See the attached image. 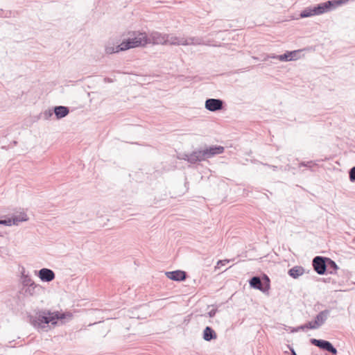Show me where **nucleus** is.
I'll use <instances>...</instances> for the list:
<instances>
[{
  "label": "nucleus",
  "mask_w": 355,
  "mask_h": 355,
  "mask_svg": "<svg viewBox=\"0 0 355 355\" xmlns=\"http://www.w3.org/2000/svg\"><path fill=\"white\" fill-rule=\"evenodd\" d=\"M72 317V313L69 312L40 310L37 312L35 317L30 316V321L35 327L47 331L49 329L64 324L66 320H70Z\"/></svg>",
  "instance_id": "f257e3e1"
},
{
  "label": "nucleus",
  "mask_w": 355,
  "mask_h": 355,
  "mask_svg": "<svg viewBox=\"0 0 355 355\" xmlns=\"http://www.w3.org/2000/svg\"><path fill=\"white\" fill-rule=\"evenodd\" d=\"M225 151V148L222 146L205 145L204 147L198 148L191 153H182L178 156L179 159L187 161L191 164H196L198 162L205 161L216 155H220Z\"/></svg>",
  "instance_id": "f03ea898"
},
{
  "label": "nucleus",
  "mask_w": 355,
  "mask_h": 355,
  "mask_svg": "<svg viewBox=\"0 0 355 355\" xmlns=\"http://www.w3.org/2000/svg\"><path fill=\"white\" fill-rule=\"evenodd\" d=\"M347 1L348 0H329L313 6L306 7L301 11L300 16L301 18H306L320 15L333 10L337 7L346 3Z\"/></svg>",
  "instance_id": "7ed1b4c3"
},
{
  "label": "nucleus",
  "mask_w": 355,
  "mask_h": 355,
  "mask_svg": "<svg viewBox=\"0 0 355 355\" xmlns=\"http://www.w3.org/2000/svg\"><path fill=\"white\" fill-rule=\"evenodd\" d=\"M132 36V37H129L122 41L119 49H125L126 51L132 48L145 46L146 44H150V39L144 32H133Z\"/></svg>",
  "instance_id": "20e7f679"
},
{
  "label": "nucleus",
  "mask_w": 355,
  "mask_h": 355,
  "mask_svg": "<svg viewBox=\"0 0 355 355\" xmlns=\"http://www.w3.org/2000/svg\"><path fill=\"white\" fill-rule=\"evenodd\" d=\"M250 288L259 290L263 293H268L270 288V279L268 276L263 273L261 276H252L248 280Z\"/></svg>",
  "instance_id": "39448f33"
},
{
  "label": "nucleus",
  "mask_w": 355,
  "mask_h": 355,
  "mask_svg": "<svg viewBox=\"0 0 355 355\" xmlns=\"http://www.w3.org/2000/svg\"><path fill=\"white\" fill-rule=\"evenodd\" d=\"M310 343L314 346L318 347L320 349H322V350H324V351H327V352L331 353L332 355H337V354H338L337 349L329 340H322V339L311 338Z\"/></svg>",
  "instance_id": "423d86ee"
},
{
  "label": "nucleus",
  "mask_w": 355,
  "mask_h": 355,
  "mask_svg": "<svg viewBox=\"0 0 355 355\" xmlns=\"http://www.w3.org/2000/svg\"><path fill=\"white\" fill-rule=\"evenodd\" d=\"M328 257L316 256L312 260L313 270L320 275L327 274V262Z\"/></svg>",
  "instance_id": "0eeeda50"
},
{
  "label": "nucleus",
  "mask_w": 355,
  "mask_h": 355,
  "mask_svg": "<svg viewBox=\"0 0 355 355\" xmlns=\"http://www.w3.org/2000/svg\"><path fill=\"white\" fill-rule=\"evenodd\" d=\"M28 218L25 212H21L18 215H13L10 218L0 219V225L6 226L18 225L19 222L27 221Z\"/></svg>",
  "instance_id": "6e6552de"
},
{
  "label": "nucleus",
  "mask_w": 355,
  "mask_h": 355,
  "mask_svg": "<svg viewBox=\"0 0 355 355\" xmlns=\"http://www.w3.org/2000/svg\"><path fill=\"white\" fill-rule=\"evenodd\" d=\"M224 105V101L220 98H207L205 103V107L212 112L222 110Z\"/></svg>",
  "instance_id": "1a4fd4ad"
},
{
  "label": "nucleus",
  "mask_w": 355,
  "mask_h": 355,
  "mask_svg": "<svg viewBox=\"0 0 355 355\" xmlns=\"http://www.w3.org/2000/svg\"><path fill=\"white\" fill-rule=\"evenodd\" d=\"M35 275L44 282H50L55 279V272L49 268H43L35 271Z\"/></svg>",
  "instance_id": "9d476101"
},
{
  "label": "nucleus",
  "mask_w": 355,
  "mask_h": 355,
  "mask_svg": "<svg viewBox=\"0 0 355 355\" xmlns=\"http://www.w3.org/2000/svg\"><path fill=\"white\" fill-rule=\"evenodd\" d=\"M43 289L44 288L41 285L33 282L25 288H22L20 293L25 295L33 296L39 295Z\"/></svg>",
  "instance_id": "9b49d317"
},
{
  "label": "nucleus",
  "mask_w": 355,
  "mask_h": 355,
  "mask_svg": "<svg viewBox=\"0 0 355 355\" xmlns=\"http://www.w3.org/2000/svg\"><path fill=\"white\" fill-rule=\"evenodd\" d=\"M165 275L167 278L175 282H183L186 280L188 277L187 273L181 270L168 271L165 272Z\"/></svg>",
  "instance_id": "f8f14e48"
},
{
  "label": "nucleus",
  "mask_w": 355,
  "mask_h": 355,
  "mask_svg": "<svg viewBox=\"0 0 355 355\" xmlns=\"http://www.w3.org/2000/svg\"><path fill=\"white\" fill-rule=\"evenodd\" d=\"M148 38L150 39V43H153V44H166L168 34L153 31L150 33Z\"/></svg>",
  "instance_id": "ddd939ff"
},
{
  "label": "nucleus",
  "mask_w": 355,
  "mask_h": 355,
  "mask_svg": "<svg viewBox=\"0 0 355 355\" xmlns=\"http://www.w3.org/2000/svg\"><path fill=\"white\" fill-rule=\"evenodd\" d=\"M69 108L67 106L56 105L53 107V113L57 119H61L69 113Z\"/></svg>",
  "instance_id": "4468645a"
},
{
  "label": "nucleus",
  "mask_w": 355,
  "mask_h": 355,
  "mask_svg": "<svg viewBox=\"0 0 355 355\" xmlns=\"http://www.w3.org/2000/svg\"><path fill=\"white\" fill-rule=\"evenodd\" d=\"M202 338L205 341L210 342L217 338V334L212 327L207 326L202 331Z\"/></svg>",
  "instance_id": "2eb2a0df"
},
{
  "label": "nucleus",
  "mask_w": 355,
  "mask_h": 355,
  "mask_svg": "<svg viewBox=\"0 0 355 355\" xmlns=\"http://www.w3.org/2000/svg\"><path fill=\"white\" fill-rule=\"evenodd\" d=\"M186 40L184 37H178L173 35L168 34V38L166 40V44L171 45H185Z\"/></svg>",
  "instance_id": "dca6fc26"
},
{
  "label": "nucleus",
  "mask_w": 355,
  "mask_h": 355,
  "mask_svg": "<svg viewBox=\"0 0 355 355\" xmlns=\"http://www.w3.org/2000/svg\"><path fill=\"white\" fill-rule=\"evenodd\" d=\"M304 272V268L301 266H295L288 270V275L293 279H297Z\"/></svg>",
  "instance_id": "f3484780"
},
{
  "label": "nucleus",
  "mask_w": 355,
  "mask_h": 355,
  "mask_svg": "<svg viewBox=\"0 0 355 355\" xmlns=\"http://www.w3.org/2000/svg\"><path fill=\"white\" fill-rule=\"evenodd\" d=\"M329 314L330 311L329 309H324L316 315L314 320L319 324V327H320L325 322Z\"/></svg>",
  "instance_id": "a211bd4d"
},
{
  "label": "nucleus",
  "mask_w": 355,
  "mask_h": 355,
  "mask_svg": "<svg viewBox=\"0 0 355 355\" xmlns=\"http://www.w3.org/2000/svg\"><path fill=\"white\" fill-rule=\"evenodd\" d=\"M300 50L298 51H286L284 54L277 55V60L282 61V62H288L291 61L293 57L291 56V54H298Z\"/></svg>",
  "instance_id": "6ab92c4d"
},
{
  "label": "nucleus",
  "mask_w": 355,
  "mask_h": 355,
  "mask_svg": "<svg viewBox=\"0 0 355 355\" xmlns=\"http://www.w3.org/2000/svg\"><path fill=\"white\" fill-rule=\"evenodd\" d=\"M328 261H329L327 262V273L335 274L339 269L338 265L334 260L329 257Z\"/></svg>",
  "instance_id": "aec40b11"
},
{
  "label": "nucleus",
  "mask_w": 355,
  "mask_h": 355,
  "mask_svg": "<svg viewBox=\"0 0 355 355\" xmlns=\"http://www.w3.org/2000/svg\"><path fill=\"white\" fill-rule=\"evenodd\" d=\"M21 284L23 286V288H25L28 285L31 284L34 281L32 280L31 277L28 275L25 274V269L24 268H22V272H21Z\"/></svg>",
  "instance_id": "412c9836"
},
{
  "label": "nucleus",
  "mask_w": 355,
  "mask_h": 355,
  "mask_svg": "<svg viewBox=\"0 0 355 355\" xmlns=\"http://www.w3.org/2000/svg\"><path fill=\"white\" fill-rule=\"evenodd\" d=\"M121 43L116 46H106L105 52L107 54H112L114 53H119L120 51H125V49H119L121 47Z\"/></svg>",
  "instance_id": "4be33fe9"
},
{
  "label": "nucleus",
  "mask_w": 355,
  "mask_h": 355,
  "mask_svg": "<svg viewBox=\"0 0 355 355\" xmlns=\"http://www.w3.org/2000/svg\"><path fill=\"white\" fill-rule=\"evenodd\" d=\"M186 42L185 45H190V44H200L202 43V39L200 37H189L185 39Z\"/></svg>",
  "instance_id": "5701e85b"
},
{
  "label": "nucleus",
  "mask_w": 355,
  "mask_h": 355,
  "mask_svg": "<svg viewBox=\"0 0 355 355\" xmlns=\"http://www.w3.org/2000/svg\"><path fill=\"white\" fill-rule=\"evenodd\" d=\"M304 327H305L306 329H315L319 327V324L315 322V320H313L304 324Z\"/></svg>",
  "instance_id": "b1692460"
},
{
  "label": "nucleus",
  "mask_w": 355,
  "mask_h": 355,
  "mask_svg": "<svg viewBox=\"0 0 355 355\" xmlns=\"http://www.w3.org/2000/svg\"><path fill=\"white\" fill-rule=\"evenodd\" d=\"M349 178L350 182H355V166H353L349 169Z\"/></svg>",
  "instance_id": "393cba45"
},
{
  "label": "nucleus",
  "mask_w": 355,
  "mask_h": 355,
  "mask_svg": "<svg viewBox=\"0 0 355 355\" xmlns=\"http://www.w3.org/2000/svg\"><path fill=\"white\" fill-rule=\"evenodd\" d=\"M53 109L52 110H46L44 112V118L48 119H49L50 117H51L53 114Z\"/></svg>",
  "instance_id": "a878e982"
},
{
  "label": "nucleus",
  "mask_w": 355,
  "mask_h": 355,
  "mask_svg": "<svg viewBox=\"0 0 355 355\" xmlns=\"http://www.w3.org/2000/svg\"><path fill=\"white\" fill-rule=\"evenodd\" d=\"M218 311V309H211V311H209L208 313H207V315L209 318H213L215 316L216 313H217Z\"/></svg>",
  "instance_id": "bb28decb"
},
{
  "label": "nucleus",
  "mask_w": 355,
  "mask_h": 355,
  "mask_svg": "<svg viewBox=\"0 0 355 355\" xmlns=\"http://www.w3.org/2000/svg\"><path fill=\"white\" fill-rule=\"evenodd\" d=\"M304 329H306V327H304V324H302V325H300V326L297 327H296V328H295L292 331H293V332H297V331H300V330H304Z\"/></svg>",
  "instance_id": "cd10ccee"
},
{
  "label": "nucleus",
  "mask_w": 355,
  "mask_h": 355,
  "mask_svg": "<svg viewBox=\"0 0 355 355\" xmlns=\"http://www.w3.org/2000/svg\"><path fill=\"white\" fill-rule=\"evenodd\" d=\"M277 55H275V54H270V55H268L263 60H266L268 58H272V59H277Z\"/></svg>",
  "instance_id": "c85d7f7f"
},
{
  "label": "nucleus",
  "mask_w": 355,
  "mask_h": 355,
  "mask_svg": "<svg viewBox=\"0 0 355 355\" xmlns=\"http://www.w3.org/2000/svg\"><path fill=\"white\" fill-rule=\"evenodd\" d=\"M266 166L271 168L273 171H276L277 169V166H274V165H270L268 164H265Z\"/></svg>",
  "instance_id": "c756f323"
},
{
  "label": "nucleus",
  "mask_w": 355,
  "mask_h": 355,
  "mask_svg": "<svg viewBox=\"0 0 355 355\" xmlns=\"http://www.w3.org/2000/svg\"><path fill=\"white\" fill-rule=\"evenodd\" d=\"M290 350H291V355H297L293 348L290 347Z\"/></svg>",
  "instance_id": "7c9ffc66"
},
{
  "label": "nucleus",
  "mask_w": 355,
  "mask_h": 355,
  "mask_svg": "<svg viewBox=\"0 0 355 355\" xmlns=\"http://www.w3.org/2000/svg\"><path fill=\"white\" fill-rule=\"evenodd\" d=\"M311 162H307L306 164L305 163H302L301 165H303V166H307V167H310L311 166Z\"/></svg>",
  "instance_id": "2f4dec72"
},
{
  "label": "nucleus",
  "mask_w": 355,
  "mask_h": 355,
  "mask_svg": "<svg viewBox=\"0 0 355 355\" xmlns=\"http://www.w3.org/2000/svg\"><path fill=\"white\" fill-rule=\"evenodd\" d=\"M297 54H291V56H292V57H293L292 60H296V59H297Z\"/></svg>",
  "instance_id": "473e14b6"
},
{
  "label": "nucleus",
  "mask_w": 355,
  "mask_h": 355,
  "mask_svg": "<svg viewBox=\"0 0 355 355\" xmlns=\"http://www.w3.org/2000/svg\"><path fill=\"white\" fill-rule=\"evenodd\" d=\"M330 279H331V278H327V279H324H324H323V281H324V282H330Z\"/></svg>",
  "instance_id": "72a5a7b5"
},
{
  "label": "nucleus",
  "mask_w": 355,
  "mask_h": 355,
  "mask_svg": "<svg viewBox=\"0 0 355 355\" xmlns=\"http://www.w3.org/2000/svg\"><path fill=\"white\" fill-rule=\"evenodd\" d=\"M105 80H107L108 82H111L112 81L111 79H110L108 78H105Z\"/></svg>",
  "instance_id": "f704fd0d"
},
{
  "label": "nucleus",
  "mask_w": 355,
  "mask_h": 355,
  "mask_svg": "<svg viewBox=\"0 0 355 355\" xmlns=\"http://www.w3.org/2000/svg\"><path fill=\"white\" fill-rule=\"evenodd\" d=\"M221 262H223V261H218V264L220 263Z\"/></svg>",
  "instance_id": "c9c22d12"
}]
</instances>
